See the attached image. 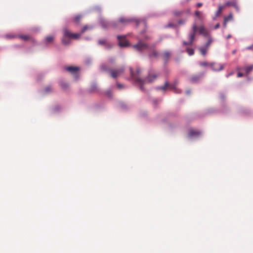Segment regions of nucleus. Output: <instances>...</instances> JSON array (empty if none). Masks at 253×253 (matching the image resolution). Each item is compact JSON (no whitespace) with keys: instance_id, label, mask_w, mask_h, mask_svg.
<instances>
[{"instance_id":"nucleus-12","label":"nucleus","mask_w":253,"mask_h":253,"mask_svg":"<svg viewBox=\"0 0 253 253\" xmlns=\"http://www.w3.org/2000/svg\"><path fill=\"white\" fill-rule=\"evenodd\" d=\"M68 36H65V29H63V36L61 39L62 43L65 45H68L70 43V39Z\"/></svg>"},{"instance_id":"nucleus-38","label":"nucleus","mask_w":253,"mask_h":253,"mask_svg":"<svg viewBox=\"0 0 253 253\" xmlns=\"http://www.w3.org/2000/svg\"><path fill=\"white\" fill-rule=\"evenodd\" d=\"M253 48V43L251 45L247 46V47H246V49L250 50V49H252Z\"/></svg>"},{"instance_id":"nucleus-51","label":"nucleus","mask_w":253,"mask_h":253,"mask_svg":"<svg viewBox=\"0 0 253 253\" xmlns=\"http://www.w3.org/2000/svg\"><path fill=\"white\" fill-rule=\"evenodd\" d=\"M231 37V35H228L227 37H226V39H228L229 38H230Z\"/></svg>"},{"instance_id":"nucleus-24","label":"nucleus","mask_w":253,"mask_h":253,"mask_svg":"<svg viewBox=\"0 0 253 253\" xmlns=\"http://www.w3.org/2000/svg\"><path fill=\"white\" fill-rule=\"evenodd\" d=\"M52 90V88L50 86H48L46 87L44 90V92L45 93H49Z\"/></svg>"},{"instance_id":"nucleus-35","label":"nucleus","mask_w":253,"mask_h":253,"mask_svg":"<svg viewBox=\"0 0 253 253\" xmlns=\"http://www.w3.org/2000/svg\"><path fill=\"white\" fill-rule=\"evenodd\" d=\"M106 94L109 97L111 98L112 97L111 91L110 90H108L106 92Z\"/></svg>"},{"instance_id":"nucleus-18","label":"nucleus","mask_w":253,"mask_h":253,"mask_svg":"<svg viewBox=\"0 0 253 253\" xmlns=\"http://www.w3.org/2000/svg\"><path fill=\"white\" fill-rule=\"evenodd\" d=\"M158 55H159L158 52L157 51H156V50H154V51H153L152 53H150L149 54V57L150 58H152V57H157Z\"/></svg>"},{"instance_id":"nucleus-15","label":"nucleus","mask_w":253,"mask_h":253,"mask_svg":"<svg viewBox=\"0 0 253 253\" xmlns=\"http://www.w3.org/2000/svg\"><path fill=\"white\" fill-rule=\"evenodd\" d=\"M162 56L165 62H167L170 56V53L168 51H166L164 52Z\"/></svg>"},{"instance_id":"nucleus-9","label":"nucleus","mask_w":253,"mask_h":253,"mask_svg":"<svg viewBox=\"0 0 253 253\" xmlns=\"http://www.w3.org/2000/svg\"><path fill=\"white\" fill-rule=\"evenodd\" d=\"M66 70L70 72L74 77L75 80L79 78L78 71L79 68L77 67L70 66L66 68Z\"/></svg>"},{"instance_id":"nucleus-26","label":"nucleus","mask_w":253,"mask_h":253,"mask_svg":"<svg viewBox=\"0 0 253 253\" xmlns=\"http://www.w3.org/2000/svg\"><path fill=\"white\" fill-rule=\"evenodd\" d=\"M97 88V85L96 84H93L90 88V91L93 92Z\"/></svg>"},{"instance_id":"nucleus-44","label":"nucleus","mask_w":253,"mask_h":253,"mask_svg":"<svg viewBox=\"0 0 253 253\" xmlns=\"http://www.w3.org/2000/svg\"><path fill=\"white\" fill-rule=\"evenodd\" d=\"M233 6L235 8V9H236L237 11H239V7H238V5L236 4V3H235V5H234Z\"/></svg>"},{"instance_id":"nucleus-23","label":"nucleus","mask_w":253,"mask_h":253,"mask_svg":"<svg viewBox=\"0 0 253 253\" xmlns=\"http://www.w3.org/2000/svg\"><path fill=\"white\" fill-rule=\"evenodd\" d=\"M18 37L19 38L25 41H27L29 39V36L27 35H20Z\"/></svg>"},{"instance_id":"nucleus-57","label":"nucleus","mask_w":253,"mask_h":253,"mask_svg":"<svg viewBox=\"0 0 253 253\" xmlns=\"http://www.w3.org/2000/svg\"><path fill=\"white\" fill-rule=\"evenodd\" d=\"M187 11V12H188V13H189V12H190V10H189V9H188Z\"/></svg>"},{"instance_id":"nucleus-14","label":"nucleus","mask_w":253,"mask_h":253,"mask_svg":"<svg viewBox=\"0 0 253 253\" xmlns=\"http://www.w3.org/2000/svg\"><path fill=\"white\" fill-rule=\"evenodd\" d=\"M54 39V36H49L46 37L45 38L44 42L46 44H47L49 43L52 42L53 41Z\"/></svg>"},{"instance_id":"nucleus-53","label":"nucleus","mask_w":253,"mask_h":253,"mask_svg":"<svg viewBox=\"0 0 253 253\" xmlns=\"http://www.w3.org/2000/svg\"><path fill=\"white\" fill-rule=\"evenodd\" d=\"M186 92V93H187V94H190V90H187Z\"/></svg>"},{"instance_id":"nucleus-34","label":"nucleus","mask_w":253,"mask_h":253,"mask_svg":"<svg viewBox=\"0 0 253 253\" xmlns=\"http://www.w3.org/2000/svg\"><path fill=\"white\" fill-rule=\"evenodd\" d=\"M211 40H209V41L206 43V45H205V47H207L208 48L211 43Z\"/></svg>"},{"instance_id":"nucleus-6","label":"nucleus","mask_w":253,"mask_h":253,"mask_svg":"<svg viewBox=\"0 0 253 253\" xmlns=\"http://www.w3.org/2000/svg\"><path fill=\"white\" fill-rule=\"evenodd\" d=\"M112 78L115 79L124 72V68L122 67L117 69H108Z\"/></svg>"},{"instance_id":"nucleus-4","label":"nucleus","mask_w":253,"mask_h":253,"mask_svg":"<svg viewBox=\"0 0 253 253\" xmlns=\"http://www.w3.org/2000/svg\"><path fill=\"white\" fill-rule=\"evenodd\" d=\"M148 38V36H145L144 38L138 37L137 39L138 40V42L137 43L132 45L133 48L140 52L149 50V46L143 42V41L147 40Z\"/></svg>"},{"instance_id":"nucleus-1","label":"nucleus","mask_w":253,"mask_h":253,"mask_svg":"<svg viewBox=\"0 0 253 253\" xmlns=\"http://www.w3.org/2000/svg\"><path fill=\"white\" fill-rule=\"evenodd\" d=\"M142 21L144 20L142 19H138L136 18H127L122 17H120L119 20L118 21L109 22L105 19L100 18L99 19V23L102 28L104 29H107L110 27L114 29H121V25L126 26L129 24L131 22L134 21L136 24V26H138L139 23Z\"/></svg>"},{"instance_id":"nucleus-20","label":"nucleus","mask_w":253,"mask_h":253,"mask_svg":"<svg viewBox=\"0 0 253 253\" xmlns=\"http://www.w3.org/2000/svg\"><path fill=\"white\" fill-rule=\"evenodd\" d=\"M186 51L188 53V55L190 56L193 55L194 53V49L192 48H187L186 49Z\"/></svg>"},{"instance_id":"nucleus-40","label":"nucleus","mask_w":253,"mask_h":253,"mask_svg":"<svg viewBox=\"0 0 253 253\" xmlns=\"http://www.w3.org/2000/svg\"><path fill=\"white\" fill-rule=\"evenodd\" d=\"M243 76V74L242 73H241L239 72L238 73V74H237V77H242Z\"/></svg>"},{"instance_id":"nucleus-54","label":"nucleus","mask_w":253,"mask_h":253,"mask_svg":"<svg viewBox=\"0 0 253 253\" xmlns=\"http://www.w3.org/2000/svg\"><path fill=\"white\" fill-rule=\"evenodd\" d=\"M85 40H90V38H88V37H87V38H85Z\"/></svg>"},{"instance_id":"nucleus-37","label":"nucleus","mask_w":253,"mask_h":253,"mask_svg":"<svg viewBox=\"0 0 253 253\" xmlns=\"http://www.w3.org/2000/svg\"><path fill=\"white\" fill-rule=\"evenodd\" d=\"M101 68H102V70H103L104 71H107L108 70L107 68L106 67V66L105 65H102L101 66Z\"/></svg>"},{"instance_id":"nucleus-16","label":"nucleus","mask_w":253,"mask_h":253,"mask_svg":"<svg viewBox=\"0 0 253 253\" xmlns=\"http://www.w3.org/2000/svg\"><path fill=\"white\" fill-rule=\"evenodd\" d=\"M199 49L203 56L206 55L207 50L208 49V48L207 47H205V46L200 47H199Z\"/></svg>"},{"instance_id":"nucleus-11","label":"nucleus","mask_w":253,"mask_h":253,"mask_svg":"<svg viewBox=\"0 0 253 253\" xmlns=\"http://www.w3.org/2000/svg\"><path fill=\"white\" fill-rule=\"evenodd\" d=\"M81 34H72L67 29L65 28V36H68L69 38L78 39L81 35Z\"/></svg>"},{"instance_id":"nucleus-33","label":"nucleus","mask_w":253,"mask_h":253,"mask_svg":"<svg viewBox=\"0 0 253 253\" xmlns=\"http://www.w3.org/2000/svg\"><path fill=\"white\" fill-rule=\"evenodd\" d=\"M199 65L201 66H206L208 65L207 62H200Z\"/></svg>"},{"instance_id":"nucleus-46","label":"nucleus","mask_w":253,"mask_h":253,"mask_svg":"<svg viewBox=\"0 0 253 253\" xmlns=\"http://www.w3.org/2000/svg\"><path fill=\"white\" fill-rule=\"evenodd\" d=\"M173 26V24L171 23H169L168 25L167 26V27H172Z\"/></svg>"},{"instance_id":"nucleus-42","label":"nucleus","mask_w":253,"mask_h":253,"mask_svg":"<svg viewBox=\"0 0 253 253\" xmlns=\"http://www.w3.org/2000/svg\"><path fill=\"white\" fill-rule=\"evenodd\" d=\"M219 27H220V24L219 23H217V24H216L215 25L214 29H218Z\"/></svg>"},{"instance_id":"nucleus-21","label":"nucleus","mask_w":253,"mask_h":253,"mask_svg":"<svg viewBox=\"0 0 253 253\" xmlns=\"http://www.w3.org/2000/svg\"><path fill=\"white\" fill-rule=\"evenodd\" d=\"M253 69V65H250L246 68L245 70L247 74H249Z\"/></svg>"},{"instance_id":"nucleus-55","label":"nucleus","mask_w":253,"mask_h":253,"mask_svg":"<svg viewBox=\"0 0 253 253\" xmlns=\"http://www.w3.org/2000/svg\"><path fill=\"white\" fill-rule=\"evenodd\" d=\"M122 107L123 108H125V105H123L122 106Z\"/></svg>"},{"instance_id":"nucleus-43","label":"nucleus","mask_w":253,"mask_h":253,"mask_svg":"<svg viewBox=\"0 0 253 253\" xmlns=\"http://www.w3.org/2000/svg\"><path fill=\"white\" fill-rule=\"evenodd\" d=\"M233 74V72H231V73H229L228 74L226 75V77L227 78H228V77H229V76H230L232 75Z\"/></svg>"},{"instance_id":"nucleus-10","label":"nucleus","mask_w":253,"mask_h":253,"mask_svg":"<svg viewBox=\"0 0 253 253\" xmlns=\"http://www.w3.org/2000/svg\"><path fill=\"white\" fill-rule=\"evenodd\" d=\"M211 69L213 71H215V72H218V71H221L224 68L223 65H222L220 64H219V63H211Z\"/></svg>"},{"instance_id":"nucleus-36","label":"nucleus","mask_w":253,"mask_h":253,"mask_svg":"<svg viewBox=\"0 0 253 253\" xmlns=\"http://www.w3.org/2000/svg\"><path fill=\"white\" fill-rule=\"evenodd\" d=\"M88 28V27L87 26H85L82 30L81 31V34H83V33H84L85 32V31Z\"/></svg>"},{"instance_id":"nucleus-41","label":"nucleus","mask_w":253,"mask_h":253,"mask_svg":"<svg viewBox=\"0 0 253 253\" xmlns=\"http://www.w3.org/2000/svg\"><path fill=\"white\" fill-rule=\"evenodd\" d=\"M185 21L182 20H180L178 21V24H184Z\"/></svg>"},{"instance_id":"nucleus-17","label":"nucleus","mask_w":253,"mask_h":253,"mask_svg":"<svg viewBox=\"0 0 253 253\" xmlns=\"http://www.w3.org/2000/svg\"><path fill=\"white\" fill-rule=\"evenodd\" d=\"M223 8H224V6H223V5H219L218 6V10H217V11L215 13V17H218L219 15V14H220V13Z\"/></svg>"},{"instance_id":"nucleus-47","label":"nucleus","mask_w":253,"mask_h":253,"mask_svg":"<svg viewBox=\"0 0 253 253\" xmlns=\"http://www.w3.org/2000/svg\"><path fill=\"white\" fill-rule=\"evenodd\" d=\"M109 61L111 63L113 62L115 60V59L113 58H109Z\"/></svg>"},{"instance_id":"nucleus-7","label":"nucleus","mask_w":253,"mask_h":253,"mask_svg":"<svg viewBox=\"0 0 253 253\" xmlns=\"http://www.w3.org/2000/svg\"><path fill=\"white\" fill-rule=\"evenodd\" d=\"M201 133L202 132L200 130L190 129L188 132V137L189 139L192 140L199 137Z\"/></svg>"},{"instance_id":"nucleus-45","label":"nucleus","mask_w":253,"mask_h":253,"mask_svg":"<svg viewBox=\"0 0 253 253\" xmlns=\"http://www.w3.org/2000/svg\"><path fill=\"white\" fill-rule=\"evenodd\" d=\"M202 5H203L202 3H201V2H198L197 4V6L198 7H201Z\"/></svg>"},{"instance_id":"nucleus-32","label":"nucleus","mask_w":253,"mask_h":253,"mask_svg":"<svg viewBox=\"0 0 253 253\" xmlns=\"http://www.w3.org/2000/svg\"><path fill=\"white\" fill-rule=\"evenodd\" d=\"M182 13V11H175L173 12V14L176 16L180 15Z\"/></svg>"},{"instance_id":"nucleus-22","label":"nucleus","mask_w":253,"mask_h":253,"mask_svg":"<svg viewBox=\"0 0 253 253\" xmlns=\"http://www.w3.org/2000/svg\"><path fill=\"white\" fill-rule=\"evenodd\" d=\"M199 77H198V76H193V77H192V78L191 79V81L192 82V83H196L199 80Z\"/></svg>"},{"instance_id":"nucleus-31","label":"nucleus","mask_w":253,"mask_h":253,"mask_svg":"<svg viewBox=\"0 0 253 253\" xmlns=\"http://www.w3.org/2000/svg\"><path fill=\"white\" fill-rule=\"evenodd\" d=\"M61 86L63 88H67L68 87V85L67 83H62L61 84Z\"/></svg>"},{"instance_id":"nucleus-56","label":"nucleus","mask_w":253,"mask_h":253,"mask_svg":"<svg viewBox=\"0 0 253 253\" xmlns=\"http://www.w3.org/2000/svg\"><path fill=\"white\" fill-rule=\"evenodd\" d=\"M96 8L97 9H98V10H100V9H99V7H98V6H97V7H96Z\"/></svg>"},{"instance_id":"nucleus-50","label":"nucleus","mask_w":253,"mask_h":253,"mask_svg":"<svg viewBox=\"0 0 253 253\" xmlns=\"http://www.w3.org/2000/svg\"><path fill=\"white\" fill-rule=\"evenodd\" d=\"M153 103H154V104H156L157 102V100L156 99H154V100H153Z\"/></svg>"},{"instance_id":"nucleus-27","label":"nucleus","mask_w":253,"mask_h":253,"mask_svg":"<svg viewBox=\"0 0 253 253\" xmlns=\"http://www.w3.org/2000/svg\"><path fill=\"white\" fill-rule=\"evenodd\" d=\"M16 36L15 35H11V34H7L5 36V38L6 39H12V38H15Z\"/></svg>"},{"instance_id":"nucleus-48","label":"nucleus","mask_w":253,"mask_h":253,"mask_svg":"<svg viewBox=\"0 0 253 253\" xmlns=\"http://www.w3.org/2000/svg\"><path fill=\"white\" fill-rule=\"evenodd\" d=\"M59 109V107L57 106V107H56L55 108H54V111H58Z\"/></svg>"},{"instance_id":"nucleus-28","label":"nucleus","mask_w":253,"mask_h":253,"mask_svg":"<svg viewBox=\"0 0 253 253\" xmlns=\"http://www.w3.org/2000/svg\"><path fill=\"white\" fill-rule=\"evenodd\" d=\"M117 87L120 89H123L124 88V85L123 84H120L119 83H117Z\"/></svg>"},{"instance_id":"nucleus-19","label":"nucleus","mask_w":253,"mask_h":253,"mask_svg":"<svg viewBox=\"0 0 253 253\" xmlns=\"http://www.w3.org/2000/svg\"><path fill=\"white\" fill-rule=\"evenodd\" d=\"M235 3H236V2L234 1H227L225 3L224 5H223V6H224V7L227 6H233L234 5H235Z\"/></svg>"},{"instance_id":"nucleus-5","label":"nucleus","mask_w":253,"mask_h":253,"mask_svg":"<svg viewBox=\"0 0 253 253\" xmlns=\"http://www.w3.org/2000/svg\"><path fill=\"white\" fill-rule=\"evenodd\" d=\"M176 84L177 82L169 84L168 82H166L164 85L158 86L156 87V89L158 90H165L166 88L169 87L170 89L173 90L175 93H179L180 92V91L178 88H176Z\"/></svg>"},{"instance_id":"nucleus-39","label":"nucleus","mask_w":253,"mask_h":253,"mask_svg":"<svg viewBox=\"0 0 253 253\" xmlns=\"http://www.w3.org/2000/svg\"><path fill=\"white\" fill-rule=\"evenodd\" d=\"M227 23V20H224L223 22V27L225 28L226 27V24Z\"/></svg>"},{"instance_id":"nucleus-8","label":"nucleus","mask_w":253,"mask_h":253,"mask_svg":"<svg viewBox=\"0 0 253 253\" xmlns=\"http://www.w3.org/2000/svg\"><path fill=\"white\" fill-rule=\"evenodd\" d=\"M117 39L119 41V45L121 47H125L129 45L128 42L126 40V36H118Z\"/></svg>"},{"instance_id":"nucleus-58","label":"nucleus","mask_w":253,"mask_h":253,"mask_svg":"<svg viewBox=\"0 0 253 253\" xmlns=\"http://www.w3.org/2000/svg\"><path fill=\"white\" fill-rule=\"evenodd\" d=\"M216 17H215H215H214L213 18V20H215V18H216Z\"/></svg>"},{"instance_id":"nucleus-30","label":"nucleus","mask_w":253,"mask_h":253,"mask_svg":"<svg viewBox=\"0 0 253 253\" xmlns=\"http://www.w3.org/2000/svg\"><path fill=\"white\" fill-rule=\"evenodd\" d=\"M201 12L199 11H195V15L198 17V18L200 20H202V17L200 16Z\"/></svg>"},{"instance_id":"nucleus-3","label":"nucleus","mask_w":253,"mask_h":253,"mask_svg":"<svg viewBox=\"0 0 253 253\" xmlns=\"http://www.w3.org/2000/svg\"><path fill=\"white\" fill-rule=\"evenodd\" d=\"M197 29H199V32L200 34L203 35L205 37H208L209 36V32L206 29V28L203 26H201L199 27V28L197 27L196 25L195 24H193L192 26V31L189 33L188 36V42H183V45H192L193 43V42L195 39L196 32Z\"/></svg>"},{"instance_id":"nucleus-29","label":"nucleus","mask_w":253,"mask_h":253,"mask_svg":"<svg viewBox=\"0 0 253 253\" xmlns=\"http://www.w3.org/2000/svg\"><path fill=\"white\" fill-rule=\"evenodd\" d=\"M82 17V15H77V16L75 17V18H74V21H75V22H78L80 20V19H81V18Z\"/></svg>"},{"instance_id":"nucleus-49","label":"nucleus","mask_w":253,"mask_h":253,"mask_svg":"<svg viewBox=\"0 0 253 253\" xmlns=\"http://www.w3.org/2000/svg\"><path fill=\"white\" fill-rule=\"evenodd\" d=\"M225 96H224V95L223 94H220V98L222 99H223L224 98Z\"/></svg>"},{"instance_id":"nucleus-13","label":"nucleus","mask_w":253,"mask_h":253,"mask_svg":"<svg viewBox=\"0 0 253 253\" xmlns=\"http://www.w3.org/2000/svg\"><path fill=\"white\" fill-rule=\"evenodd\" d=\"M98 44L101 45H104L105 48L106 49H110L112 47L111 45L107 43L105 40H101L98 41Z\"/></svg>"},{"instance_id":"nucleus-2","label":"nucleus","mask_w":253,"mask_h":253,"mask_svg":"<svg viewBox=\"0 0 253 253\" xmlns=\"http://www.w3.org/2000/svg\"><path fill=\"white\" fill-rule=\"evenodd\" d=\"M131 78L134 82L135 84L139 85L141 90H143V85L146 83H150L154 81L157 76L156 74H149L144 79L141 78L142 70L140 68H137L136 73H134L131 68H129Z\"/></svg>"},{"instance_id":"nucleus-52","label":"nucleus","mask_w":253,"mask_h":253,"mask_svg":"<svg viewBox=\"0 0 253 253\" xmlns=\"http://www.w3.org/2000/svg\"><path fill=\"white\" fill-rule=\"evenodd\" d=\"M237 50L236 49L232 51L233 54H235L236 53Z\"/></svg>"},{"instance_id":"nucleus-25","label":"nucleus","mask_w":253,"mask_h":253,"mask_svg":"<svg viewBox=\"0 0 253 253\" xmlns=\"http://www.w3.org/2000/svg\"><path fill=\"white\" fill-rule=\"evenodd\" d=\"M232 14L230 13L228 16H226L224 18V20H227V22L232 19Z\"/></svg>"}]
</instances>
